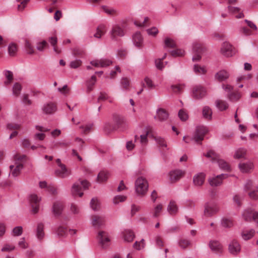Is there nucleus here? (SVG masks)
Returning <instances> with one entry per match:
<instances>
[{"label":"nucleus","instance_id":"obj_38","mask_svg":"<svg viewBox=\"0 0 258 258\" xmlns=\"http://www.w3.org/2000/svg\"><path fill=\"white\" fill-rule=\"evenodd\" d=\"M246 154V150L244 148H239L235 151L234 155L235 159H241L244 158Z\"/></svg>","mask_w":258,"mask_h":258},{"label":"nucleus","instance_id":"obj_19","mask_svg":"<svg viewBox=\"0 0 258 258\" xmlns=\"http://www.w3.org/2000/svg\"><path fill=\"white\" fill-rule=\"evenodd\" d=\"M253 164L250 161L241 162L239 164V169L243 173L250 172L253 168Z\"/></svg>","mask_w":258,"mask_h":258},{"label":"nucleus","instance_id":"obj_1","mask_svg":"<svg viewBox=\"0 0 258 258\" xmlns=\"http://www.w3.org/2000/svg\"><path fill=\"white\" fill-rule=\"evenodd\" d=\"M149 188L148 181L142 176L138 177L135 181V191L140 197H144Z\"/></svg>","mask_w":258,"mask_h":258},{"label":"nucleus","instance_id":"obj_42","mask_svg":"<svg viewBox=\"0 0 258 258\" xmlns=\"http://www.w3.org/2000/svg\"><path fill=\"white\" fill-rule=\"evenodd\" d=\"M163 209V206L160 204L156 206L153 210V216L155 218H157L159 216L160 213L161 212Z\"/></svg>","mask_w":258,"mask_h":258},{"label":"nucleus","instance_id":"obj_14","mask_svg":"<svg viewBox=\"0 0 258 258\" xmlns=\"http://www.w3.org/2000/svg\"><path fill=\"white\" fill-rule=\"evenodd\" d=\"M227 177V175L221 174L215 177L209 178L208 181L209 184L212 186H217L220 185L222 183V180Z\"/></svg>","mask_w":258,"mask_h":258},{"label":"nucleus","instance_id":"obj_20","mask_svg":"<svg viewBox=\"0 0 258 258\" xmlns=\"http://www.w3.org/2000/svg\"><path fill=\"white\" fill-rule=\"evenodd\" d=\"M122 237L124 241L130 242L134 240L135 234L131 230L126 229L122 232Z\"/></svg>","mask_w":258,"mask_h":258},{"label":"nucleus","instance_id":"obj_37","mask_svg":"<svg viewBox=\"0 0 258 258\" xmlns=\"http://www.w3.org/2000/svg\"><path fill=\"white\" fill-rule=\"evenodd\" d=\"M254 230L251 229L250 230H244L242 232V237L244 240H248L254 236Z\"/></svg>","mask_w":258,"mask_h":258},{"label":"nucleus","instance_id":"obj_54","mask_svg":"<svg viewBox=\"0 0 258 258\" xmlns=\"http://www.w3.org/2000/svg\"><path fill=\"white\" fill-rule=\"evenodd\" d=\"M90 205L94 211H97L99 208V204L97 199L93 198L90 202Z\"/></svg>","mask_w":258,"mask_h":258},{"label":"nucleus","instance_id":"obj_33","mask_svg":"<svg viewBox=\"0 0 258 258\" xmlns=\"http://www.w3.org/2000/svg\"><path fill=\"white\" fill-rule=\"evenodd\" d=\"M241 95L239 92H232L228 94V98L232 102H236L239 100Z\"/></svg>","mask_w":258,"mask_h":258},{"label":"nucleus","instance_id":"obj_22","mask_svg":"<svg viewBox=\"0 0 258 258\" xmlns=\"http://www.w3.org/2000/svg\"><path fill=\"white\" fill-rule=\"evenodd\" d=\"M240 250V246L236 240L232 241L229 245V251L233 254H237Z\"/></svg>","mask_w":258,"mask_h":258},{"label":"nucleus","instance_id":"obj_32","mask_svg":"<svg viewBox=\"0 0 258 258\" xmlns=\"http://www.w3.org/2000/svg\"><path fill=\"white\" fill-rule=\"evenodd\" d=\"M43 229V224L42 223H38L37 227L36 236L38 239L40 240L42 239L44 237V232Z\"/></svg>","mask_w":258,"mask_h":258},{"label":"nucleus","instance_id":"obj_52","mask_svg":"<svg viewBox=\"0 0 258 258\" xmlns=\"http://www.w3.org/2000/svg\"><path fill=\"white\" fill-rule=\"evenodd\" d=\"M112 61L107 58H101L100 59V67H107L111 64Z\"/></svg>","mask_w":258,"mask_h":258},{"label":"nucleus","instance_id":"obj_12","mask_svg":"<svg viewBox=\"0 0 258 258\" xmlns=\"http://www.w3.org/2000/svg\"><path fill=\"white\" fill-rule=\"evenodd\" d=\"M40 200V198H38L35 194H31L29 196V201L32 208V211L34 214L38 212Z\"/></svg>","mask_w":258,"mask_h":258},{"label":"nucleus","instance_id":"obj_28","mask_svg":"<svg viewBox=\"0 0 258 258\" xmlns=\"http://www.w3.org/2000/svg\"><path fill=\"white\" fill-rule=\"evenodd\" d=\"M96 81V77L95 76L93 75L86 82L87 92H90L93 90V86L95 85Z\"/></svg>","mask_w":258,"mask_h":258},{"label":"nucleus","instance_id":"obj_7","mask_svg":"<svg viewBox=\"0 0 258 258\" xmlns=\"http://www.w3.org/2000/svg\"><path fill=\"white\" fill-rule=\"evenodd\" d=\"M204 208V214L208 217L213 216L219 211V208L217 205L213 203H206Z\"/></svg>","mask_w":258,"mask_h":258},{"label":"nucleus","instance_id":"obj_24","mask_svg":"<svg viewBox=\"0 0 258 258\" xmlns=\"http://www.w3.org/2000/svg\"><path fill=\"white\" fill-rule=\"evenodd\" d=\"M42 110L45 113H54L57 111V107L55 103L50 102L45 104Z\"/></svg>","mask_w":258,"mask_h":258},{"label":"nucleus","instance_id":"obj_34","mask_svg":"<svg viewBox=\"0 0 258 258\" xmlns=\"http://www.w3.org/2000/svg\"><path fill=\"white\" fill-rule=\"evenodd\" d=\"M204 155L208 158L210 159L212 162H217L219 159V156L213 150H210Z\"/></svg>","mask_w":258,"mask_h":258},{"label":"nucleus","instance_id":"obj_51","mask_svg":"<svg viewBox=\"0 0 258 258\" xmlns=\"http://www.w3.org/2000/svg\"><path fill=\"white\" fill-rule=\"evenodd\" d=\"M73 54L75 56H83L85 52L84 50H83L81 48H78V47H75L73 49Z\"/></svg>","mask_w":258,"mask_h":258},{"label":"nucleus","instance_id":"obj_57","mask_svg":"<svg viewBox=\"0 0 258 258\" xmlns=\"http://www.w3.org/2000/svg\"><path fill=\"white\" fill-rule=\"evenodd\" d=\"M82 64V61L80 59H77L72 61L70 62V66L71 68L77 69L81 66Z\"/></svg>","mask_w":258,"mask_h":258},{"label":"nucleus","instance_id":"obj_62","mask_svg":"<svg viewBox=\"0 0 258 258\" xmlns=\"http://www.w3.org/2000/svg\"><path fill=\"white\" fill-rule=\"evenodd\" d=\"M48 45L47 42L45 40L40 42L37 44V49L39 51H43L44 48Z\"/></svg>","mask_w":258,"mask_h":258},{"label":"nucleus","instance_id":"obj_46","mask_svg":"<svg viewBox=\"0 0 258 258\" xmlns=\"http://www.w3.org/2000/svg\"><path fill=\"white\" fill-rule=\"evenodd\" d=\"M164 43H165V47L172 48H174L176 47V44H175V42L173 40H172L170 38H166L165 39Z\"/></svg>","mask_w":258,"mask_h":258},{"label":"nucleus","instance_id":"obj_55","mask_svg":"<svg viewBox=\"0 0 258 258\" xmlns=\"http://www.w3.org/2000/svg\"><path fill=\"white\" fill-rule=\"evenodd\" d=\"M126 199V197L124 196L118 195L115 196L113 199V202L114 204H117L119 202H123Z\"/></svg>","mask_w":258,"mask_h":258},{"label":"nucleus","instance_id":"obj_47","mask_svg":"<svg viewBox=\"0 0 258 258\" xmlns=\"http://www.w3.org/2000/svg\"><path fill=\"white\" fill-rule=\"evenodd\" d=\"M191 244L189 240L185 239H180L178 242L179 246L182 248L185 249Z\"/></svg>","mask_w":258,"mask_h":258},{"label":"nucleus","instance_id":"obj_35","mask_svg":"<svg viewBox=\"0 0 258 258\" xmlns=\"http://www.w3.org/2000/svg\"><path fill=\"white\" fill-rule=\"evenodd\" d=\"M22 89V86L20 83H15L12 88L13 94L16 97H18L21 93Z\"/></svg>","mask_w":258,"mask_h":258},{"label":"nucleus","instance_id":"obj_5","mask_svg":"<svg viewBox=\"0 0 258 258\" xmlns=\"http://www.w3.org/2000/svg\"><path fill=\"white\" fill-rule=\"evenodd\" d=\"M100 246L103 248H106L109 245L110 238L108 233L103 231L98 232L97 236Z\"/></svg>","mask_w":258,"mask_h":258},{"label":"nucleus","instance_id":"obj_17","mask_svg":"<svg viewBox=\"0 0 258 258\" xmlns=\"http://www.w3.org/2000/svg\"><path fill=\"white\" fill-rule=\"evenodd\" d=\"M206 175L203 172H200L195 175L193 177V182L195 185L200 186L205 181Z\"/></svg>","mask_w":258,"mask_h":258},{"label":"nucleus","instance_id":"obj_40","mask_svg":"<svg viewBox=\"0 0 258 258\" xmlns=\"http://www.w3.org/2000/svg\"><path fill=\"white\" fill-rule=\"evenodd\" d=\"M194 72L197 74L203 75L207 72V70L205 67H201L199 64H195L194 67Z\"/></svg>","mask_w":258,"mask_h":258},{"label":"nucleus","instance_id":"obj_59","mask_svg":"<svg viewBox=\"0 0 258 258\" xmlns=\"http://www.w3.org/2000/svg\"><path fill=\"white\" fill-rule=\"evenodd\" d=\"M25 46L28 53L32 54L34 53V49L28 40L25 41Z\"/></svg>","mask_w":258,"mask_h":258},{"label":"nucleus","instance_id":"obj_39","mask_svg":"<svg viewBox=\"0 0 258 258\" xmlns=\"http://www.w3.org/2000/svg\"><path fill=\"white\" fill-rule=\"evenodd\" d=\"M109 177V173L107 171H101L98 175L97 179L99 182H102L107 180Z\"/></svg>","mask_w":258,"mask_h":258},{"label":"nucleus","instance_id":"obj_31","mask_svg":"<svg viewBox=\"0 0 258 258\" xmlns=\"http://www.w3.org/2000/svg\"><path fill=\"white\" fill-rule=\"evenodd\" d=\"M4 74L7 79V80L5 81L4 84L6 86H8L11 84L13 80V74L11 71L8 70L5 71Z\"/></svg>","mask_w":258,"mask_h":258},{"label":"nucleus","instance_id":"obj_48","mask_svg":"<svg viewBox=\"0 0 258 258\" xmlns=\"http://www.w3.org/2000/svg\"><path fill=\"white\" fill-rule=\"evenodd\" d=\"M171 88L174 93H181L184 88V85H173Z\"/></svg>","mask_w":258,"mask_h":258},{"label":"nucleus","instance_id":"obj_8","mask_svg":"<svg viewBox=\"0 0 258 258\" xmlns=\"http://www.w3.org/2000/svg\"><path fill=\"white\" fill-rule=\"evenodd\" d=\"M221 53L226 57H230L235 54V51L231 44L225 42L222 45Z\"/></svg>","mask_w":258,"mask_h":258},{"label":"nucleus","instance_id":"obj_18","mask_svg":"<svg viewBox=\"0 0 258 258\" xmlns=\"http://www.w3.org/2000/svg\"><path fill=\"white\" fill-rule=\"evenodd\" d=\"M92 224L96 227H100L104 223L105 220L103 217L93 215L91 217Z\"/></svg>","mask_w":258,"mask_h":258},{"label":"nucleus","instance_id":"obj_13","mask_svg":"<svg viewBox=\"0 0 258 258\" xmlns=\"http://www.w3.org/2000/svg\"><path fill=\"white\" fill-rule=\"evenodd\" d=\"M185 174V172L181 170L176 169L171 171L169 173V179L171 182H175L179 180Z\"/></svg>","mask_w":258,"mask_h":258},{"label":"nucleus","instance_id":"obj_4","mask_svg":"<svg viewBox=\"0 0 258 258\" xmlns=\"http://www.w3.org/2000/svg\"><path fill=\"white\" fill-rule=\"evenodd\" d=\"M206 48L203 44L199 43H194L193 44V52L194 55L192 57L193 61H199L201 58L202 54L205 51Z\"/></svg>","mask_w":258,"mask_h":258},{"label":"nucleus","instance_id":"obj_64","mask_svg":"<svg viewBox=\"0 0 258 258\" xmlns=\"http://www.w3.org/2000/svg\"><path fill=\"white\" fill-rule=\"evenodd\" d=\"M221 224L222 226L225 228L230 227L233 225L232 221L228 219H223Z\"/></svg>","mask_w":258,"mask_h":258},{"label":"nucleus","instance_id":"obj_63","mask_svg":"<svg viewBox=\"0 0 258 258\" xmlns=\"http://www.w3.org/2000/svg\"><path fill=\"white\" fill-rule=\"evenodd\" d=\"M22 101L24 104L27 105H30L32 104V101L29 98V95L28 94H25L22 96Z\"/></svg>","mask_w":258,"mask_h":258},{"label":"nucleus","instance_id":"obj_21","mask_svg":"<svg viewBox=\"0 0 258 258\" xmlns=\"http://www.w3.org/2000/svg\"><path fill=\"white\" fill-rule=\"evenodd\" d=\"M107 28L105 25L101 24L96 28V32L94 34V37L100 39L106 32Z\"/></svg>","mask_w":258,"mask_h":258},{"label":"nucleus","instance_id":"obj_53","mask_svg":"<svg viewBox=\"0 0 258 258\" xmlns=\"http://www.w3.org/2000/svg\"><path fill=\"white\" fill-rule=\"evenodd\" d=\"M145 245V240L144 239H142L140 242L136 241L134 243L133 246L136 249L140 250L144 247Z\"/></svg>","mask_w":258,"mask_h":258},{"label":"nucleus","instance_id":"obj_50","mask_svg":"<svg viewBox=\"0 0 258 258\" xmlns=\"http://www.w3.org/2000/svg\"><path fill=\"white\" fill-rule=\"evenodd\" d=\"M144 82L146 83V85L144 83H142L143 87H148L149 89H152L154 87L152 81L148 77H146L144 79Z\"/></svg>","mask_w":258,"mask_h":258},{"label":"nucleus","instance_id":"obj_6","mask_svg":"<svg viewBox=\"0 0 258 258\" xmlns=\"http://www.w3.org/2000/svg\"><path fill=\"white\" fill-rule=\"evenodd\" d=\"M112 40H116L117 37H122L124 35V30L122 27L116 24L112 26L109 32Z\"/></svg>","mask_w":258,"mask_h":258},{"label":"nucleus","instance_id":"obj_58","mask_svg":"<svg viewBox=\"0 0 258 258\" xmlns=\"http://www.w3.org/2000/svg\"><path fill=\"white\" fill-rule=\"evenodd\" d=\"M171 54L173 56H181L184 54V51L182 49H176L171 51Z\"/></svg>","mask_w":258,"mask_h":258},{"label":"nucleus","instance_id":"obj_9","mask_svg":"<svg viewBox=\"0 0 258 258\" xmlns=\"http://www.w3.org/2000/svg\"><path fill=\"white\" fill-rule=\"evenodd\" d=\"M206 95V90L204 87L201 85H197L193 88L192 96L194 98L197 99H201Z\"/></svg>","mask_w":258,"mask_h":258},{"label":"nucleus","instance_id":"obj_61","mask_svg":"<svg viewBox=\"0 0 258 258\" xmlns=\"http://www.w3.org/2000/svg\"><path fill=\"white\" fill-rule=\"evenodd\" d=\"M233 201L235 205L238 207H240L241 206V201L242 198L238 195H235L233 198Z\"/></svg>","mask_w":258,"mask_h":258},{"label":"nucleus","instance_id":"obj_27","mask_svg":"<svg viewBox=\"0 0 258 258\" xmlns=\"http://www.w3.org/2000/svg\"><path fill=\"white\" fill-rule=\"evenodd\" d=\"M229 74L225 70H222L216 73L215 78L220 82H222L228 79Z\"/></svg>","mask_w":258,"mask_h":258},{"label":"nucleus","instance_id":"obj_60","mask_svg":"<svg viewBox=\"0 0 258 258\" xmlns=\"http://www.w3.org/2000/svg\"><path fill=\"white\" fill-rule=\"evenodd\" d=\"M23 228L21 226L15 227L13 230V233L14 236H20L22 234Z\"/></svg>","mask_w":258,"mask_h":258},{"label":"nucleus","instance_id":"obj_15","mask_svg":"<svg viewBox=\"0 0 258 258\" xmlns=\"http://www.w3.org/2000/svg\"><path fill=\"white\" fill-rule=\"evenodd\" d=\"M23 168V165L21 163L16 162L15 165H10V169L11 170V175L13 177H17L20 174L21 170Z\"/></svg>","mask_w":258,"mask_h":258},{"label":"nucleus","instance_id":"obj_16","mask_svg":"<svg viewBox=\"0 0 258 258\" xmlns=\"http://www.w3.org/2000/svg\"><path fill=\"white\" fill-rule=\"evenodd\" d=\"M55 174L59 177L65 178L71 174V172L66 168L64 165H61L59 169L55 171Z\"/></svg>","mask_w":258,"mask_h":258},{"label":"nucleus","instance_id":"obj_3","mask_svg":"<svg viewBox=\"0 0 258 258\" xmlns=\"http://www.w3.org/2000/svg\"><path fill=\"white\" fill-rule=\"evenodd\" d=\"M208 132V129L206 126H197L192 139L196 143H201L204 140V136Z\"/></svg>","mask_w":258,"mask_h":258},{"label":"nucleus","instance_id":"obj_26","mask_svg":"<svg viewBox=\"0 0 258 258\" xmlns=\"http://www.w3.org/2000/svg\"><path fill=\"white\" fill-rule=\"evenodd\" d=\"M133 42L135 45L140 47L142 46L143 43V37L140 32H136L133 36Z\"/></svg>","mask_w":258,"mask_h":258},{"label":"nucleus","instance_id":"obj_25","mask_svg":"<svg viewBox=\"0 0 258 258\" xmlns=\"http://www.w3.org/2000/svg\"><path fill=\"white\" fill-rule=\"evenodd\" d=\"M167 211L171 215H175L178 212V207L174 201H171L167 207Z\"/></svg>","mask_w":258,"mask_h":258},{"label":"nucleus","instance_id":"obj_56","mask_svg":"<svg viewBox=\"0 0 258 258\" xmlns=\"http://www.w3.org/2000/svg\"><path fill=\"white\" fill-rule=\"evenodd\" d=\"M154 117L156 120L162 121L168 118V114H156Z\"/></svg>","mask_w":258,"mask_h":258},{"label":"nucleus","instance_id":"obj_36","mask_svg":"<svg viewBox=\"0 0 258 258\" xmlns=\"http://www.w3.org/2000/svg\"><path fill=\"white\" fill-rule=\"evenodd\" d=\"M216 106L220 111L225 110L228 108V104L224 101L217 100L216 101Z\"/></svg>","mask_w":258,"mask_h":258},{"label":"nucleus","instance_id":"obj_10","mask_svg":"<svg viewBox=\"0 0 258 258\" xmlns=\"http://www.w3.org/2000/svg\"><path fill=\"white\" fill-rule=\"evenodd\" d=\"M242 217L246 221H251L252 220L258 223V212L251 209L245 210L242 214Z\"/></svg>","mask_w":258,"mask_h":258},{"label":"nucleus","instance_id":"obj_30","mask_svg":"<svg viewBox=\"0 0 258 258\" xmlns=\"http://www.w3.org/2000/svg\"><path fill=\"white\" fill-rule=\"evenodd\" d=\"M151 138L154 139L156 143L158 144L160 147H166V144L164 139L160 136L156 135L154 132L151 134Z\"/></svg>","mask_w":258,"mask_h":258},{"label":"nucleus","instance_id":"obj_43","mask_svg":"<svg viewBox=\"0 0 258 258\" xmlns=\"http://www.w3.org/2000/svg\"><path fill=\"white\" fill-rule=\"evenodd\" d=\"M217 162L218 163L219 166L220 168L227 171L230 169L229 165L224 160L219 159Z\"/></svg>","mask_w":258,"mask_h":258},{"label":"nucleus","instance_id":"obj_45","mask_svg":"<svg viewBox=\"0 0 258 258\" xmlns=\"http://www.w3.org/2000/svg\"><path fill=\"white\" fill-rule=\"evenodd\" d=\"M17 51V47L16 44L11 43L8 47V52L11 56H14L15 55Z\"/></svg>","mask_w":258,"mask_h":258},{"label":"nucleus","instance_id":"obj_49","mask_svg":"<svg viewBox=\"0 0 258 258\" xmlns=\"http://www.w3.org/2000/svg\"><path fill=\"white\" fill-rule=\"evenodd\" d=\"M67 229L63 226L59 227L56 231L57 235L61 237L65 236L67 234Z\"/></svg>","mask_w":258,"mask_h":258},{"label":"nucleus","instance_id":"obj_44","mask_svg":"<svg viewBox=\"0 0 258 258\" xmlns=\"http://www.w3.org/2000/svg\"><path fill=\"white\" fill-rule=\"evenodd\" d=\"M209 246L212 250L218 251L221 248V245L217 241H211L209 243Z\"/></svg>","mask_w":258,"mask_h":258},{"label":"nucleus","instance_id":"obj_29","mask_svg":"<svg viewBox=\"0 0 258 258\" xmlns=\"http://www.w3.org/2000/svg\"><path fill=\"white\" fill-rule=\"evenodd\" d=\"M63 210V205L61 203L55 202L53 206V212L56 216H59L61 214Z\"/></svg>","mask_w":258,"mask_h":258},{"label":"nucleus","instance_id":"obj_2","mask_svg":"<svg viewBox=\"0 0 258 258\" xmlns=\"http://www.w3.org/2000/svg\"><path fill=\"white\" fill-rule=\"evenodd\" d=\"M90 185L89 183L86 180H80L73 184L72 188V194L74 196H78L81 197L83 195L82 188L83 189H86Z\"/></svg>","mask_w":258,"mask_h":258},{"label":"nucleus","instance_id":"obj_11","mask_svg":"<svg viewBox=\"0 0 258 258\" xmlns=\"http://www.w3.org/2000/svg\"><path fill=\"white\" fill-rule=\"evenodd\" d=\"M153 132L152 128L148 127L147 128L145 134L141 135L140 136V138L137 135L135 136V141H137V140H140V142L142 146L146 145L148 142L147 137L149 136L151 138V134H153Z\"/></svg>","mask_w":258,"mask_h":258},{"label":"nucleus","instance_id":"obj_41","mask_svg":"<svg viewBox=\"0 0 258 258\" xmlns=\"http://www.w3.org/2000/svg\"><path fill=\"white\" fill-rule=\"evenodd\" d=\"M103 11L109 15H116L117 14V11L113 8H109L106 6H101Z\"/></svg>","mask_w":258,"mask_h":258},{"label":"nucleus","instance_id":"obj_23","mask_svg":"<svg viewBox=\"0 0 258 258\" xmlns=\"http://www.w3.org/2000/svg\"><path fill=\"white\" fill-rule=\"evenodd\" d=\"M48 41L53 47L54 51L57 54H59L61 52V50L57 46V38L56 35L54 34L53 36L49 37Z\"/></svg>","mask_w":258,"mask_h":258}]
</instances>
